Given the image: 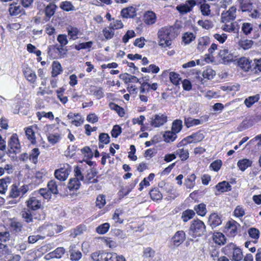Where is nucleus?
<instances>
[{"label": "nucleus", "mask_w": 261, "mask_h": 261, "mask_svg": "<svg viewBox=\"0 0 261 261\" xmlns=\"http://www.w3.org/2000/svg\"><path fill=\"white\" fill-rule=\"evenodd\" d=\"M237 223L236 221L229 222L227 224V232L230 236H234L237 232Z\"/></svg>", "instance_id": "72a5a7b5"}, {"label": "nucleus", "mask_w": 261, "mask_h": 261, "mask_svg": "<svg viewBox=\"0 0 261 261\" xmlns=\"http://www.w3.org/2000/svg\"><path fill=\"white\" fill-rule=\"evenodd\" d=\"M252 164V161L247 159H243L240 160L238 162L237 165L240 170L244 171L247 168L250 167Z\"/></svg>", "instance_id": "cd10ccee"}, {"label": "nucleus", "mask_w": 261, "mask_h": 261, "mask_svg": "<svg viewBox=\"0 0 261 261\" xmlns=\"http://www.w3.org/2000/svg\"><path fill=\"white\" fill-rule=\"evenodd\" d=\"M259 99V95L256 94L254 96H250L245 99L244 103L247 107L250 108L251 107L255 102H257Z\"/></svg>", "instance_id": "79ce46f5"}, {"label": "nucleus", "mask_w": 261, "mask_h": 261, "mask_svg": "<svg viewBox=\"0 0 261 261\" xmlns=\"http://www.w3.org/2000/svg\"><path fill=\"white\" fill-rule=\"evenodd\" d=\"M236 7L232 6L228 11L222 12L221 14L222 21L226 23L233 20L236 17Z\"/></svg>", "instance_id": "ddd939ff"}, {"label": "nucleus", "mask_w": 261, "mask_h": 261, "mask_svg": "<svg viewBox=\"0 0 261 261\" xmlns=\"http://www.w3.org/2000/svg\"><path fill=\"white\" fill-rule=\"evenodd\" d=\"M120 255L114 252L96 251L91 254L94 261H117Z\"/></svg>", "instance_id": "20e7f679"}, {"label": "nucleus", "mask_w": 261, "mask_h": 261, "mask_svg": "<svg viewBox=\"0 0 261 261\" xmlns=\"http://www.w3.org/2000/svg\"><path fill=\"white\" fill-rule=\"evenodd\" d=\"M203 121L198 119H194L191 117L185 118V124L188 128L193 126L198 125L201 124Z\"/></svg>", "instance_id": "7c9ffc66"}, {"label": "nucleus", "mask_w": 261, "mask_h": 261, "mask_svg": "<svg viewBox=\"0 0 261 261\" xmlns=\"http://www.w3.org/2000/svg\"><path fill=\"white\" fill-rule=\"evenodd\" d=\"M71 171V167L69 164H63L61 167L55 170L54 174L60 181H64L68 177Z\"/></svg>", "instance_id": "6e6552de"}, {"label": "nucleus", "mask_w": 261, "mask_h": 261, "mask_svg": "<svg viewBox=\"0 0 261 261\" xmlns=\"http://www.w3.org/2000/svg\"><path fill=\"white\" fill-rule=\"evenodd\" d=\"M151 198L153 200H161L162 198V194L158 188H154L150 192Z\"/></svg>", "instance_id": "6e6d98bb"}, {"label": "nucleus", "mask_w": 261, "mask_h": 261, "mask_svg": "<svg viewBox=\"0 0 261 261\" xmlns=\"http://www.w3.org/2000/svg\"><path fill=\"white\" fill-rule=\"evenodd\" d=\"M39 154V149L37 148H34L29 153V160L34 164H36L38 162V158Z\"/></svg>", "instance_id": "c03bdc74"}, {"label": "nucleus", "mask_w": 261, "mask_h": 261, "mask_svg": "<svg viewBox=\"0 0 261 261\" xmlns=\"http://www.w3.org/2000/svg\"><path fill=\"white\" fill-rule=\"evenodd\" d=\"M215 188L216 189L215 192L216 195H219L222 193L230 191L231 190V186L226 181H223L218 183L215 186Z\"/></svg>", "instance_id": "f3484780"}, {"label": "nucleus", "mask_w": 261, "mask_h": 261, "mask_svg": "<svg viewBox=\"0 0 261 261\" xmlns=\"http://www.w3.org/2000/svg\"><path fill=\"white\" fill-rule=\"evenodd\" d=\"M20 215L23 221L28 224L33 223L35 220H43L45 214L43 211L40 213L34 212L28 208H24L20 212Z\"/></svg>", "instance_id": "7ed1b4c3"}, {"label": "nucleus", "mask_w": 261, "mask_h": 261, "mask_svg": "<svg viewBox=\"0 0 261 261\" xmlns=\"http://www.w3.org/2000/svg\"><path fill=\"white\" fill-rule=\"evenodd\" d=\"M63 185L60 181H57L55 180H50L47 184L48 190L47 191L55 195L59 193V190H61Z\"/></svg>", "instance_id": "dca6fc26"}, {"label": "nucleus", "mask_w": 261, "mask_h": 261, "mask_svg": "<svg viewBox=\"0 0 261 261\" xmlns=\"http://www.w3.org/2000/svg\"><path fill=\"white\" fill-rule=\"evenodd\" d=\"M200 10L203 15L207 16L210 14V5L205 3V0H200Z\"/></svg>", "instance_id": "de8ad7c7"}, {"label": "nucleus", "mask_w": 261, "mask_h": 261, "mask_svg": "<svg viewBox=\"0 0 261 261\" xmlns=\"http://www.w3.org/2000/svg\"><path fill=\"white\" fill-rule=\"evenodd\" d=\"M169 78L171 82L175 86L179 85L180 78L179 75L174 72H170L169 73Z\"/></svg>", "instance_id": "bf43d9fd"}, {"label": "nucleus", "mask_w": 261, "mask_h": 261, "mask_svg": "<svg viewBox=\"0 0 261 261\" xmlns=\"http://www.w3.org/2000/svg\"><path fill=\"white\" fill-rule=\"evenodd\" d=\"M20 196L19 187L15 184H13L11 187L9 192V197L13 198H16Z\"/></svg>", "instance_id": "a18cd8bd"}, {"label": "nucleus", "mask_w": 261, "mask_h": 261, "mask_svg": "<svg viewBox=\"0 0 261 261\" xmlns=\"http://www.w3.org/2000/svg\"><path fill=\"white\" fill-rule=\"evenodd\" d=\"M252 61L249 58L246 57H242L240 58L238 61V66L245 72L251 71Z\"/></svg>", "instance_id": "4468645a"}, {"label": "nucleus", "mask_w": 261, "mask_h": 261, "mask_svg": "<svg viewBox=\"0 0 261 261\" xmlns=\"http://www.w3.org/2000/svg\"><path fill=\"white\" fill-rule=\"evenodd\" d=\"M23 73L27 80L31 83H35L37 79L35 72L31 68L25 67L23 69Z\"/></svg>", "instance_id": "aec40b11"}, {"label": "nucleus", "mask_w": 261, "mask_h": 261, "mask_svg": "<svg viewBox=\"0 0 261 261\" xmlns=\"http://www.w3.org/2000/svg\"><path fill=\"white\" fill-rule=\"evenodd\" d=\"M219 55L224 64H228L234 61L237 57L227 48H223L220 50Z\"/></svg>", "instance_id": "f8f14e48"}, {"label": "nucleus", "mask_w": 261, "mask_h": 261, "mask_svg": "<svg viewBox=\"0 0 261 261\" xmlns=\"http://www.w3.org/2000/svg\"><path fill=\"white\" fill-rule=\"evenodd\" d=\"M141 71L143 72H152L153 73H157L160 71V68L154 64H150L147 67H143Z\"/></svg>", "instance_id": "603ef678"}, {"label": "nucleus", "mask_w": 261, "mask_h": 261, "mask_svg": "<svg viewBox=\"0 0 261 261\" xmlns=\"http://www.w3.org/2000/svg\"><path fill=\"white\" fill-rule=\"evenodd\" d=\"M213 237L214 242L219 245H224L226 242L225 236L221 232H215Z\"/></svg>", "instance_id": "c85d7f7f"}, {"label": "nucleus", "mask_w": 261, "mask_h": 261, "mask_svg": "<svg viewBox=\"0 0 261 261\" xmlns=\"http://www.w3.org/2000/svg\"><path fill=\"white\" fill-rule=\"evenodd\" d=\"M167 121V116L164 114L159 113L152 116L150 124L154 127H159L164 125Z\"/></svg>", "instance_id": "9d476101"}, {"label": "nucleus", "mask_w": 261, "mask_h": 261, "mask_svg": "<svg viewBox=\"0 0 261 261\" xmlns=\"http://www.w3.org/2000/svg\"><path fill=\"white\" fill-rule=\"evenodd\" d=\"M208 222L212 227H216L222 223L220 217L215 213L212 214L210 216Z\"/></svg>", "instance_id": "a878e982"}, {"label": "nucleus", "mask_w": 261, "mask_h": 261, "mask_svg": "<svg viewBox=\"0 0 261 261\" xmlns=\"http://www.w3.org/2000/svg\"><path fill=\"white\" fill-rule=\"evenodd\" d=\"M122 213L123 211L121 209L118 208L115 210L112 217L113 219L115 221V222H117L120 224L123 223V220L119 217L120 215L122 214Z\"/></svg>", "instance_id": "69168bd1"}, {"label": "nucleus", "mask_w": 261, "mask_h": 261, "mask_svg": "<svg viewBox=\"0 0 261 261\" xmlns=\"http://www.w3.org/2000/svg\"><path fill=\"white\" fill-rule=\"evenodd\" d=\"M109 108L111 110L115 111L120 117H123L125 114L123 109L115 103L110 102Z\"/></svg>", "instance_id": "8fccbe9b"}, {"label": "nucleus", "mask_w": 261, "mask_h": 261, "mask_svg": "<svg viewBox=\"0 0 261 261\" xmlns=\"http://www.w3.org/2000/svg\"><path fill=\"white\" fill-rule=\"evenodd\" d=\"M65 250L63 247H58L54 251L49 253L48 255L51 258H60L64 254Z\"/></svg>", "instance_id": "c756f323"}, {"label": "nucleus", "mask_w": 261, "mask_h": 261, "mask_svg": "<svg viewBox=\"0 0 261 261\" xmlns=\"http://www.w3.org/2000/svg\"><path fill=\"white\" fill-rule=\"evenodd\" d=\"M60 7L61 9L67 12L74 11L75 10V7L73 6L72 3L69 1H64L61 2L60 5Z\"/></svg>", "instance_id": "37998d69"}, {"label": "nucleus", "mask_w": 261, "mask_h": 261, "mask_svg": "<svg viewBox=\"0 0 261 261\" xmlns=\"http://www.w3.org/2000/svg\"><path fill=\"white\" fill-rule=\"evenodd\" d=\"M56 8V5L54 4L50 3L48 5L45 10V15L46 17L49 19L52 16H53L55 13Z\"/></svg>", "instance_id": "ea45409f"}, {"label": "nucleus", "mask_w": 261, "mask_h": 261, "mask_svg": "<svg viewBox=\"0 0 261 261\" xmlns=\"http://www.w3.org/2000/svg\"><path fill=\"white\" fill-rule=\"evenodd\" d=\"M177 136L176 134L173 132L167 131L166 132L164 135V140L166 142H173L176 139Z\"/></svg>", "instance_id": "864d4df0"}, {"label": "nucleus", "mask_w": 261, "mask_h": 261, "mask_svg": "<svg viewBox=\"0 0 261 261\" xmlns=\"http://www.w3.org/2000/svg\"><path fill=\"white\" fill-rule=\"evenodd\" d=\"M251 72L254 73L261 72V58L255 59L252 61Z\"/></svg>", "instance_id": "f704fd0d"}, {"label": "nucleus", "mask_w": 261, "mask_h": 261, "mask_svg": "<svg viewBox=\"0 0 261 261\" xmlns=\"http://www.w3.org/2000/svg\"><path fill=\"white\" fill-rule=\"evenodd\" d=\"M185 232L183 230H179L173 236L172 241L174 246H178L185 241Z\"/></svg>", "instance_id": "a211bd4d"}, {"label": "nucleus", "mask_w": 261, "mask_h": 261, "mask_svg": "<svg viewBox=\"0 0 261 261\" xmlns=\"http://www.w3.org/2000/svg\"><path fill=\"white\" fill-rule=\"evenodd\" d=\"M110 226V225L109 223H105L96 228V231L99 234H105L108 232Z\"/></svg>", "instance_id": "052dcab7"}, {"label": "nucleus", "mask_w": 261, "mask_h": 261, "mask_svg": "<svg viewBox=\"0 0 261 261\" xmlns=\"http://www.w3.org/2000/svg\"><path fill=\"white\" fill-rule=\"evenodd\" d=\"M81 180L75 178H72L70 179L68 184V188L70 191H76L80 188L81 186Z\"/></svg>", "instance_id": "393cba45"}, {"label": "nucleus", "mask_w": 261, "mask_h": 261, "mask_svg": "<svg viewBox=\"0 0 261 261\" xmlns=\"http://www.w3.org/2000/svg\"><path fill=\"white\" fill-rule=\"evenodd\" d=\"M25 135L27 136L28 139L32 143L34 144L36 143L35 132L33 130L32 127H29L26 128Z\"/></svg>", "instance_id": "09e8293b"}, {"label": "nucleus", "mask_w": 261, "mask_h": 261, "mask_svg": "<svg viewBox=\"0 0 261 261\" xmlns=\"http://www.w3.org/2000/svg\"><path fill=\"white\" fill-rule=\"evenodd\" d=\"M189 231L190 233L194 237L201 236L205 232V225L199 219L194 220L192 221Z\"/></svg>", "instance_id": "39448f33"}, {"label": "nucleus", "mask_w": 261, "mask_h": 261, "mask_svg": "<svg viewBox=\"0 0 261 261\" xmlns=\"http://www.w3.org/2000/svg\"><path fill=\"white\" fill-rule=\"evenodd\" d=\"M11 236L9 231L0 232V251L4 254H8L10 251L7 243L10 240Z\"/></svg>", "instance_id": "0eeeda50"}, {"label": "nucleus", "mask_w": 261, "mask_h": 261, "mask_svg": "<svg viewBox=\"0 0 261 261\" xmlns=\"http://www.w3.org/2000/svg\"><path fill=\"white\" fill-rule=\"evenodd\" d=\"M216 75V72L211 67H207L204 69L202 73V76L204 78L208 80L212 79Z\"/></svg>", "instance_id": "49530a36"}, {"label": "nucleus", "mask_w": 261, "mask_h": 261, "mask_svg": "<svg viewBox=\"0 0 261 261\" xmlns=\"http://www.w3.org/2000/svg\"><path fill=\"white\" fill-rule=\"evenodd\" d=\"M51 195L47 191L46 189H40L36 196L31 197L27 201V208L34 211L41 208L42 207V199H50Z\"/></svg>", "instance_id": "f257e3e1"}, {"label": "nucleus", "mask_w": 261, "mask_h": 261, "mask_svg": "<svg viewBox=\"0 0 261 261\" xmlns=\"http://www.w3.org/2000/svg\"><path fill=\"white\" fill-rule=\"evenodd\" d=\"M11 182V178L9 177L0 179V193L4 194L7 191L8 187Z\"/></svg>", "instance_id": "5701e85b"}, {"label": "nucleus", "mask_w": 261, "mask_h": 261, "mask_svg": "<svg viewBox=\"0 0 261 261\" xmlns=\"http://www.w3.org/2000/svg\"><path fill=\"white\" fill-rule=\"evenodd\" d=\"M62 230V227L61 226L46 224L39 227L37 229V231L42 232L44 236H51L54 235L55 232L58 233Z\"/></svg>", "instance_id": "423d86ee"}, {"label": "nucleus", "mask_w": 261, "mask_h": 261, "mask_svg": "<svg viewBox=\"0 0 261 261\" xmlns=\"http://www.w3.org/2000/svg\"><path fill=\"white\" fill-rule=\"evenodd\" d=\"M97 174V171L95 168H90L87 171V173L84 176L83 182L85 184H89L91 183H97L98 180L95 178V176Z\"/></svg>", "instance_id": "2eb2a0df"}, {"label": "nucleus", "mask_w": 261, "mask_h": 261, "mask_svg": "<svg viewBox=\"0 0 261 261\" xmlns=\"http://www.w3.org/2000/svg\"><path fill=\"white\" fill-rule=\"evenodd\" d=\"M21 8L20 6H17L16 4H12L9 8V12L11 15H17L20 13Z\"/></svg>", "instance_id": "338daca9"}, {"label": "nucleus", "mask_w": 261, "mask_h": 261, "mask_svg": "<svg viewBox=\"0 0 261 261\" xmlns=\"http://www.w3.org/2000/svg\"><path fill=\"white\" fill-rule=\"evenodd\" d=\"M156 20V14L152 11H148L144 13L143 21L147 25H152L155 23Z\"/></svg>", "instance_id": "6ab92c4d"}, {"label": "nucleus", "mask_w": 261, "mask_h": 261, "mask_svg": "<svg viewBox=\"0 0 261 261\" xmlns=\"http://www.w3.org/2000/svg\"><path fill=\"white\" fill-rule=\"evenodd\" d=\"M239 45L241 47L245 50L250 48L253 45V41L250 40H243L239 42Z\"/></svg>", "instance_id": "0e129e2a"}, {"label": "nucleus", "mask_w": 261, "mask_h": 261, "mask_svg": "<svg viewBox=\"0 0 261 261\" xmlns=\"http://www.w3.org/2000/svg\"><path fill=\"white\" fill-rule=\"evenodd\" d=\"M10 227L13 231L18 233L21 231L23 225L21 222L14 221L11 223Z\"/></svg>", "instance_id": "5fc2aeb1"}, {"label": "nucleus", "mask_w": 261, "mask_h": 261, "mask_svg": "<svg viewBox=\"0 0 261 261\" xmlns=\"http://www.w3.org/2000/svg\"><path fill=\"white\" fill-rule=\"evenodd\" d=\"M195 38V36L192 33H186L182 36V41L185 44H189Z\"/></svg>", "instance_id": "774afa93"}, {"label": "nucleus", "mask_w": 261, "mask_h": 261, "mask_svg": "<svg viewBox=\"0 0 261 261\" xmlns=\"http://www.w3.org/2000/svg\"><path fill=\"white\" fill-rule=\"evenodd\" d=\"M174 31V28L172 26H166L160 29L158 33L159 45L162 47H169L171 45Z\"/></svg>", "instance_id": "f03ea898"}, {"label": "nucleus", "mask_w": 261, "mask_h": 261, "mask_svg": "<svg viewBox=\"0 0 261 261\" xmlns=\"http://www.w3.org/2000/svg\"><path fill=\"white\" fill-rule=\"evenodd\" d=\"M102 33L106 39L110 40L113 37L114 35V31L112 28H110V26H109L108 27L105 28L103 29Z\"/></svg>", "instance_id": "4d7b16f0"}, {"label": "nucleus", "mask_w": 261, "mask_h": 261, "mask_svg": "<svg viewBox=\"0 0 261 261\" xmlns=\"http://www.w3.org/2000/svg\"><path fill=\"white\" fill-rule=\"evenodd\" d=\"M121 14L124 18H134L136 16V9L132 6L124 8L121 10Z\"/></svg>", "instance_id": "4be33fe9"}, {"label": "nucleus", "mask_w": 261, "mask_h": 261, "mask_svg": "<svg viewBox=\"0 0 261 261\" xmlns=\"http://www.w3.org/2000/svg\"><path fill=\"white\" fill-rule=\"evenodd\" d=\"M204 138V135L200 132H198L185 138L184 140L188 143H195L201 141Z\"/></svg>", "instance_id": "412c9836"}, {"label": "nucleus", "mask_w": 261, "mask_h": 261, "mask_svg": "<svg viewBox=\"0 0 261 261\" xmlns=\"http://www.w3.org/2000/svg\"><path fill=\"white\" fill-rule=\"evenodd\" d=\"M243 258V254L242 250L239 248L233 249L231 255L232 261H242Z\"/></svg>", "instance_id": "2f4dec72"}, {"label": "nucleus", "mask_w": 261, "mask_h": 261, "mask_svg": "<svg viewBox=\"0 0 261 261\" xmlns=\"http://www.w3.org/2000/svg\"><path fill=\"white\" fill-rule=\"evenodd\" d=\"M195 212L191 210H187L184 211L182 214V219L184 222H187L192 219L195 215Z\"/></svg>", "instance_id": "13d9d810"}, {"label": "nucleus", "mask_w": 261, "mask_h": 261, "mask_svg": "<svg viewBox=\"0 0 261 261\" xmlns=\"http://www.w3.org/2000/svg\"><path fill=\"white\" fill-rule=\"evenodd\" d=\"M74 247L70 246L69 247L70 258L72 261H78L81 258L82 254L80 251L74 249Z\"/></svg>", "instance_id": "b1692460"}, {"label": "nucleus", "mask_w": 261, "mask_h": 261, "mask_svg": "<svg viewBox=\"0 0 261 261\" xmlns=\"http://www.w3.org/2000/svg\"><path fill=\"white\" fill-rule=\"evenodd\" d=\"M241 8L243 12H251L252 10V4L249 0H241Z\"/></svg>", "instance_id": "4c0bfd02"}, {"label": "nucleus", "mask_w": 261, "mask_h": 261, "mask_svg": "<svg viewBox=\"0 0 261 261\" xmlns=\"http://www.w3.org/2000/svg\"><path fill=\"white\" fill-rule=\"evenodd\" d=\"M9 150L10 152L16 153L20 151V145L16 134H13L8 142Z\"/></svg>", "instance_id": "9b49d317"}, {"label": "nucleus", "mask_w": 261, "mask_h": 261, "mask_svg": "<svg viewBox=\"0 0 261 261\" xmlns=\"http://www.w3.org/2000/svg\"><path fill=\"white\" fill-rule=\"evenodd\" d=\"M194 210L198 215L204 216L206 213V205L203 203H200L195 206Z\"/></svg>", "instance_id": "3c124183"}, {"label": "nucleus", "mask_w": 261, "mask_h": 261, "mask_svg": "<svg viewBox=\"0 0 261 261\" xmlns=\"http://www.w3.org/2000/svg\"><path fill=\"white\" fill-rule=\"evenodd\" d=\"M67 30L70 39L73 40L77 39L78 38L77 36L81 34L80 30L76 27L69 26Z\"/></svg>", "instance_id": "473e14b6"}, {"label": "nucleus", "mask_w": 261, "mask_h": 261, "mask_svg": "<svg viewBox=\"0 0 261 261\" xmlns=\"http://www.w3.org/2000/svg\"><path fill=\"white\" fill-rule=\"evenodd\" d=\"M106 196L103 195L97 196L96 200V206L99 208H101L106 204Z\"/></svg>", "instance_id": "e2e57ef3"}, {"label": "nucleus", "mask_w": 261, "mask_h": 261, "mask_svg": "<svg viewBox=\"0 0 261 261\" xmlns=\"http://www.w3.org/2000/svg\"><path fill=\"white\" fill-rule=\"evenodd\" d=\"M175 155H178L181 161H186L189 158V151L188 149H184V148L178 149L175 152Z\"/></svg>", "instance_id": "a19ab883"}, {"label": "nucleus", "mask_w": 261, "mask_h": 261, "mask_svg": "<svg viewBox=\"0 0 261 261\" xmlns=\"http://www.w3.org/2000/svg\"><path fill=\"white\" fill-rule=\"evenodd\" d=\"M61 139V135L59 133H48L47 135V140L48 142L54 145L58 142Z\"/></svg>", "instance_id": "58836bf2"}, {"label": "nucleus", "mask_w": 261, "mask_h": 261, "mask_svg": "<svg viewBox=\"0 0 261 261\" xmlns=\"http://www.w3.org/2000/svg\"><path fill=\"white\" fill-rule=\"evenodd\" d=\"M209 44V40L207 37H203L198 39L197 49L199 51H202L205 47Z\"/></svg>", "instance_id": "c9c22d12"}, {"label": "nucleus", "mask_w": 261, "mask_h": 261, "mask_svg": "<svg viewBox=\"0 0 261 261\" xmlns=\"http://www.w3.org/2000/svg\"><path fill=\"white\" fill-rule=\"evenodd\" d=\"M196 2L194 0L187 1L185 3L181 4L176 6V9L182 15L190 12L193 7L196 6Z\"/></svg>", "instance_id": "1a4fd4ad"}, {"label": "nucleus", "mask_w": 261, "mask_h": 261, "mask_svg": "<svg viewBox=\"0 0 261 261\" xmlns=\"http://www.w3.org/2000/svg\"><path fill=\"white\" fill-rule=\"evenodd\" d=\"M62 71L61 64L58 62L54 61L52 64V76H57L61 73Z\"/></svg>", "instance_id": "e433bc0d"}, {"label": "nucleus", "mask_w": 261, "mask_h": 261, "mask_svg": "<svg viewBox=\"0 0 261 261\" xmlns=\"http://www.w3.org/2000/svg\"><path fill=\"white\" fill-rule=\"evenodd\" d=\"M240 27L236 22H232L230 24H225L222 26L223 30L228 32L237 33Z\"/></svg>", "instance_id": "bb28decb"}, {"label": "nucleus", "mask_w": 261, "mask_h": 261, "mask_svg": "<svg viewBox=\"0 0 261 261\" xmlns=\"http://www.w3.org/2000/svg\"><path fill=\"white\" fill-rule=\"evenodd\" d=\"M182 126V121L180 120H176L172 123V130L177 134L181 130Z\"/></svg>", "instance_id": "680f3d73"}]
</instances>
